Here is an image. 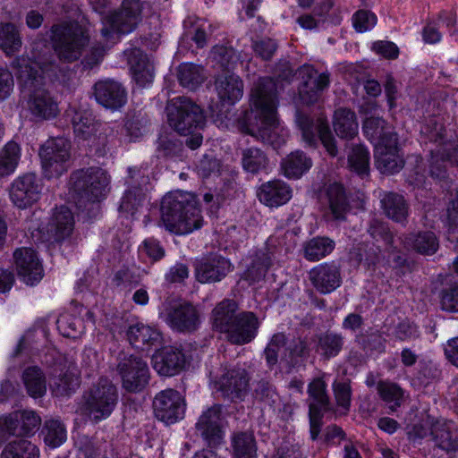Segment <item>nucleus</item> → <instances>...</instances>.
I'll list each match as a JSON object with an SVG mask.
<instances>
[{
    "label": "nucleus",
    "mask_w": 458,
    "mask_h": 458,
    "mask_svg": "<svg viewBox=\"0 0 458 458\" xmlns=\"http://www.w3.org/2000/svg\"><path fill=\"white\" fill-rule=\"evenodd\" d=\"M70 112L72 114V123L77 137L86 140L97 131L98 123L89 110L73 106L70 108Z\"/></svg>",
    "instance_id": "35"
},
{
    "label": "nucleus",
    "mask_w": 458,
    "mask_h": 458,
    "mask_svg": "<svg viewBox=\"0 0 458 458\" xmlns=\"http://www.w3.org/2000/svg\"><path fill=\"white\" fill-rule=\"evenodd\" d=\"M42 434L45 444L52 448L60 446L66 440L65 427L57 420H47L43 426Z\"/></svg>",
    "instance_id": "52"
},
{
    "label": "nucleus",
    "mask_w": 458,
    "mask_h": 458,
    "mask_svg": "<svg viewBox=\"0 0 458 458\" xmlns=\"http://www.w3.org/2000/svg\"><path fill=\"white\" fill-rule=\"evenodd\" d=\"M110 176L100 167H88L72 172L69 179V191L78 201L97 202L107 195Z\"/></svg>",
    "instance_id": "4"
},
{
    "label": "nucleus",
    "mask_w": 458,
    "mask_h": 458,
    "mask_svg": "<svg viewBox=\"0 0 458 458\" xmlns=\"http://www.w3.org/2000/svg\"><path fill=\"white\" fill-rule=\"evenodd\" d=\"M309 409L329 410V397L323 377L314 378L308 386Z\"/></svg>",
    "instance_id": "47"
},
{
    "label": "nucleus",
    "mask_w": 458,
    "mask_h": 458,
    "mask_svg": "<svg viewBox=\"0 0 458 458\" xmlns=\"http://www.w3.org/2000/svg\"><path fill=\"white\" fill-rule=\"evenodd\" d=\"M259 326V319L254 313L242 312L223 334L231 344L243 345L255 338Z\"/></svg>",
    "instance_id": "19"
},
{
    "label": "nucleus",
    "mask_w": 458,
    "mask_h": 458,
    "mask_svg": "<svg viewBox=\"0 0 458 458\" xmlns=\"http://www.w3.org/2000/svg\"><path fill=\"white\" fill-rule=\"evenodd\" d=\"M177 78L183 88L194 90L205 81L207 75L202 66L192 63H184L177 68Z\"/></svg>",
    "instance_id": "38"
},
{
    "label": "nucleus",
    "mask_w": 458,
    "mask_h": 458,
    "mask_svg": "<svg viewBox=\"0 0 458 458\" xmlns=\"http://www.w3.org/2000/svg\"><path fill=\"white\" fill-rule=\"evenodd\" d=\"M397 145V137H390L385 143H376L375 163L382 174L398 173L403 168L404 161L399 154Z\"/></svg>",
    "instance_id": "22"
},
{
    "label": "nucleus",
    "mask_w": 458,
    "mask_h": 458,
    "mask_svg": "<svg viewBox=\"0 0 458 458\" xmlns=\"http://www.w3.org/2000/svg\"><path fill=\"white\" fill-rule=\"evenodd\" d=\"M344 338L335 333H325L318 337L316 351L324 359L328 360L336 356L342 350Z\"/></svg>",
    "instance_id": "50"
},
{
    "label": "nucleus",
    "mask_w": 458,
    "mask_h": 458,
    "mask_svg": "<svg viewBox=\"0 0 458 458\" xmlns=\"http://www.w3.org/2000/svg\"><path fill=\"white\" fill-rule=\"evenodd\" d=\"M309 279L318 292L330 293L341 285V267L334 261L319 264L311 268Z\"/></svg>",
    "instance_id": "20"
},
{
    "label": "nucleus",
    "mask_w": 458,
    "mask_h": 458,
    "mask_svg": "<svg viewBox=\"0 0 458 458\" xmlns=\"http://www.w3.org/2000/svg\"><path fill=\"white\" fill-rule=\"evenodd\" d=\"M118 372L122 377L123 387L129 392H140L148 383V364L134 355L123 358L118 364Z\"/></svg>",
    "instance_id": "16"
},
{
    "label": "nucleus",
    "mask_w": 458,
    "mask_h": 458,
    "mask_svg": "<svg viewBox=\"0 0 458 458\" xmlns=\"http://www.w3.org/2000/svg\"><path fill=\"white\" fill-rule=\"evenodd\" d=\"M165 112L169 126L181 135L202 129L206 123L202 108L187 97L168 100Z\"/></svg>",
    "instance_id": "6"
},
{
    "label": "nucleus",
    "mask_w": 458,
    "mask_h": 458,
    "mask_svg": "<svg viewBox=\"0 0 458 458\" xmlns=\"http://www.w3.org/2000/svg\"><path fill=\"white\" fill-rule=\"evenodd\" d=\"M52 393L56 396H69L80 386V371L73 362H65L55 368L49 382Z\"/></svg>",
    "instance_id": "21"
},
{
    "label": "nucleus",
    "mask_w": 458,
    "mask_h": 458,
    "mask_svg": "<svg viewBox=\"0 0 458 458\" xmlns=\"http://www.w3.org/2000/svg\"><path fill=\"white\" fill-rule=\"evenodd\" d=\"M12 67L27 96V106L31 114L42 120L55 117L59 111L57 103L44 88V79L38 73V64L21 55L13 60Z\"/></svg>",
    "instance_id": "2"
},
{
    "label": "nucleus",
    "mask_w": 458,
    "mask_h": 458,
    "mask_svg": "<svg viewBox=\"0 0 458 458\" xmlns=\"http://www.w3.org/2000/svg\"><path fill=\"white\" fill-rule=\"evenodd\" d=\"M368 232L376 241H383L387 245H391L393 242V235L387 225L382 221L377 219L372 220Z\"/></svg>",
    "instance_id": "59"
},
{
    "label": "nucleus",
    "mask_w": 458,
    "mask_h": 458,
    "mask_svg": "<svg viewBox=\"0 0 458 458\" xmlns=\"http://www.w3.org/2000/svg\"><path fill=\"white\" fill-rule=\"evenodd\" d=\"M215 87L220 100L227 105H233L243 96V81L234 73L225 72L218 75Z\"/></svg>",
    "instance_id": "29"
},
{
    "label": "nucleus",
    "mask_w": 458,
    "mask_h": 458,
    "mask_svg": "<svg viewBox=\"0 0 458 458\" xmlns=\"http://www.w3.org/2000/svg\"><path fill=\"white\" fill-rule=\"evenodd\" d=\"M164 316L165 322L179 332L194 331L199 324L197 309L187 301L167 303Z\"/></svg>",
    "instance_id": "18"
},
{
    "label": "nucleus",
    "mask_w": 458,
    "mask_h": 458,
    "mask_svg": "<svg viewBox=\"0 0 458 458\" xmlns=\"http://www.w3.org/2000/svg\"><path fill=\"white\" fill-rule=\"evenodd\" d=\"M18 275L27 284L33 285L43 276V268L35 251L30 248L18 249L13 253Z\"/></svg>",
    "instance_id": "23"
},
{
    "label": "nucleus",
    "mask_w": 458,
    "mask_h": 458,
    "mask_svg": "<svg viewBox=\"0 0 458 458\" xmlns=\"http://www.w3.org/2000/svg\"><path fill=\"white\" fill-rule=\"evenodd\" d=\"M71 142L63 137L47 140L39 149L43 175L47 179L58 178L71 165Z\"/></svg>",
    "instance_id": "9"
},
{
    "label": "nucleus",
    "mask_w": 458,
    "mask_h": 458,
    "mask_svg": "<svg viewBox=\"0 0 458 458\" xmlns=\"http://www.w3.org/2000/svg\"><path fill=\"white\" fill-rule=\"evenodd\" d=\"M430 435L436 445L442 450L447 453L458 451V428L452 421L431 422Z\"/></svg>",
    "instance_id": "30"
},
{
    "label": "nucleus",
    "mask_w": 458,
    "mask_h": 458,
    "mask_svg": "<svg viewBox=\"0 0 458 458\" xmlns=\"http://www.w3.org/2000/svg\"><path fill=\"white\" fill-rule=\"evenodd\" d=\"M97 101L107 108L116 109L124 105L126 94L121 84L114 81H101L95 84Z\"/></svg>",
    "instance_id": "28"
},
{
    "label": "nucleus",
    "mask_w": 458,
    "mask_h": 458,
    "mask_svg": "<svg viewBox=\"0 0 458 458\" xmlns=\"http://www.w3.org/2000/svg\"><path fill=\"white\" fill-rule=\"evenodd\" d=\"M225 425L222 406L215 404L201 413L196 423V429L208 445L216 446L224 439Z\"/></svg>",
    "instance_id": "17"
},
{
    "label": "nucleus",
    "mask_w": 458,
    "mask_h": 458,
    "mask_svg": "<svg viewBox=\"0 0 458 458\" xmlns=\"http://www.w3.org/2000/svg\"><path fill=\"white\" fill-rule=\"evenodd\" d=\"M211 58L222 68L230 70L239 59L235 51L229 47L217 45L211 50Z\"/></svg>",
    "instance_id": "56"
},
{
    "label": "nucleus",
    "mask_w": 458,
    "mask_h": 458,
    "mask_svg": "<svg viewBox=\"0 0 458 458\" xmlns=\"http://www.w3.org/2000/svg\"><path fill=\"white\" fill-rule=\"evenodd\" d=\"M185 363L183 353L177 348L165 346L152 357L154 369L161 376L171 377L179 373Z\"/></svg>",
    "instance_id": "24"
},
{
    "label": "nucleus",
    "mask_w": 458,
    "mask_h": 458,
    "mask_svg": "<svg viewBox=\"0 0 458 458\" xmlns=\"http://www.w3.org/2000/svg\"><path fill=\"white\" fill-rule=\"evenodd\" d=\"M210 29L209 24L199 20L192 23V30L190 31L191 38L198 47L202 48L207 45L208 34L211 32Z\"/></svg>",
    "instance_id": "64"
},
{
    "label": "nucleus",
    "mask_w": 458,
    "mask_h": 458,
    "mask_svg": "<svg viewBox=\"0 0 458 458\" xmlns=\"http://www.w3.org/2000/svg\"><path fill=\"white\" fill-rule=\"evenodd\" d=\"M362 130L366 137L375 145L387 142L390 137H397L386 121L379 116L366 117L362 123Z\"/></svg>",
    "instance_id": "34"
},
{
    "label": "nucleus",
    "mask_w": 458,
    "mask_h": 458,
    "mask_svg": "<svg viewBox=\"0 0 458 458\" xmlns=\"http://www.w3.org/2000/svg\"><path fill=\"white\" fill-rule=\"evenodd\" d=\"M52 44L58 59L63 63H73L81 58L89 43V36L78 22L54 25Z\"/></svg>",
    "instance_id": "5"
},
{
    "label": "nucleus",
    "mask_w": 458,
    "mask_h": 458,
    "mask_svg": "<svg viewBox=\"0 0 458 458\" xmlns=\"http://www.w3.org/2000/svg\"><path fill=\"white\" fill-rule=\"evenodd\" d=\"M271 266L272 258L270 252L267 249L258 250L251 257L250 264L244 272L243 277L250 284L259 282L265 277Z\"/></svg>",
    "instance_id": "36"
},
{
    "label": "nucleus",
    "mask_w": 458,
    "mask_h": 458,
    "mask_svg": "<svg viewBox=\"0 0 458 458\" xmlns=\"http://www.w3.org/2000/svg\"><path fill=\"white\" fill-rule=\"evenodd\" d=\"M197 170L202 178L217 176L220 172V162L216 157L206 155L200 159Z\"/></svg>",
    "instance_id": "61"
},
{
    "label": "nucleus",
    "mask_w": 458,
    "mask_h": 458,
    "mask_svg": "<svg viewBox=\"0 0 458 458\" xmlns=\"http://www.w3.org/2000/svg\"><path fill=\"white\" fill-rule=\"evenodd\" d=\"M352 21L358 32H365L376 25L377 17L369 11L360 10L353 15Z\"/></svg>",
    "instance_id": "63"
},
{
    "label": "nucleus",
    "mask_w": 458,
    "mask_h": 458,
    "mask_svg": "<svg viewBox=\"0 0 458 458\" xmlns=\"http://www.w3.org/2000/svg\"><path fill=\"white\" fill-rule=\"evenodd\" d=\"M152 406L155 417L166 425L178 422L185 415L186 402L177 390L172 388L157 393Z\"/></svg>",
    "instance_id": "12"
},
{
    "label": "nucleus",
    "mask_w": 458,
    "mask_h": 458,
    "mask_svg": "<svg viewBox=\"0 0 458 458\" xmlns=\"http://www.w3.org/2000/svg\"><path fill=\"white\" fill-rule=\"evenodd\" d=\"M233 458H257V443L250 432H237L232 437Z\"/></svg>",
    "instance_id": "43"
},
{
    "label": "nucleus",
    "mask_w": 458,
    "mask_h": 458,
    "mask_svg": "<svg viewBox=\"0 0 458 458\" xmlns=\"http://www.w3.org/2000/svg\"><path fill=\"white\" fill-rule=\"evenodd\" d=\"M42 183L34 173H28L17 177L9 190L10 199L21 209L33 206L40 198Z\"/></svg>",
    "instance_id": "14"
},
{
    "label": "nucleus",
    "mask_w": 458,
    "mask_h": 458,
    "mask_svg": "<svg viewBox=\"0 0 458 458\" xmlns=\"http://www.w3.org/2000/svg\"><path fill=\"white\" fill-rule=\"evenodd\" d=\"M324 201L327 204L332 216L337 220L344 219L350 210L345 191L340 183L334 182L326 187Z\"/></svg>",
    "instance_id": "31"
},
{
    "label": "nucleus",
    "mask_w": 458,
    "mask_h": 458,
    "mask_svg": "<svg viewBox=\"0 0 458 458\" xmlns=\"http://www.w3.org/2000/svg\"><path fill=\"white\" fill-rule=\"evenodd\" d=\"M377 390L380 398L389 405L392 411L402 405L403 390L397 384L390 381H379Z\"/></svg>",
    "instance_id": "51"
},
{
    "label": "nucleus",
    "mask_w": 458,
    "mask_h": 458,
    "mask_svg": "<svg viewBox=\"0 0 458 458\" xmlns=\"http://www.w3.org/2000/svg\"><path fill=\"white\" fill-rule=\"evenodd\" d=\"M440 299L442 310L458 312V284L444 289L441 292Z\"/></svg>",
    "instance_id": "60"
},
{
    "label": "nucleus",
    "mask_w": 458,
    "mask_h": 458,
    "mask_svg": "<svg viewBox=\"0 0 458 458\" xmlns=\"http://www.w3.org/2000/svg\"><path fill=\"white\" fill-rule=\"evenodd\" d=\"M127 338L134 347L143 348L146 344H154L158 342L160 334L157 330L148 325L136 323L129 327Z\"/></svg>",
    "instance_id": "42"
},
{
    "label": "nucleus",
    "mask_w": 458,
    "mask_h": 458,
    "mask_svg": "<svg viewBox=\"0 0 458 458\" xmlns=\"http://www.w3.org/2000/svg\"><path fill=\"white\" fill-rule=\"evenodd\" d=\"M311 165V159L301 151L290 153L281 163L284 174L289 179L300 178Z\"/></svg>",
    "instance_id": "37"
},
{
    "label": "nucleus",
    "mask_w": 458,
    "mask_h": 458,
    "mask_svg": "<svg viewBox=\"0 0 458 458\" xmlns=\"http://www.w3.org/2000/svg\"><path fill=\"white\" fill-rule=\"evenodd\" d=\"M231 263L221 256H213L204 259L196 268V276L200 283L221 281L231 270Z\"/></svg>",
    "instance_id": "26"
},
{
    "label": "nucleus",
    "mask_w": 458,
    "mask_h": 458,
    "mask_svg": "<svg viewBox=\"0 0 458 458\" xmlns=\"http://www.w3.org/2000/svg\"><path fill=\"white\" fill-rule=\"evenodd\" d=\"M237 303L232 300H224L212 311L213 327L224 333L237 318Z\"/></svg>",
    "instance_id": "40"
},
{
    "label": "nucleus",
    "mask_w": 458,
    "mask_h": 458,
    "mask_svg": "<svg viewBox=\"0 0 458 458\" xmlns=\"http://www.w3.org/2000/svg\"><path fill=\"white\" fill-rule=\"evenodd\" d=\"M277 47V43L269 38H261L252 43V49L255 55L264 61L271 60Z\"/></svg>",
    "instance_id": "58"
},
{
    "label": "nucleus",
    "mask_w": 458,
    "mask_h": 458,
    "mask_svg": "<svg viewBox=\"0 0 458 458\" xmlns=\"http://www.w3.org/2000/svg\"><path fill=\"white\" fill-rule=\"evenodd\" d=\"M333 127L341 139H353L358 134L359 128L355 113L349 108H338L334 114Z\"/></svg>",
    "instance_id": "33"
},
{
    "label": "nucleus",
    "mask_w": 458,
    "mask_h": 458,
    "mask_svg": "<svg viewBox=\"0 0 458 458\" xmlns=\"http://www.w3.org/2000/svg\"><path fill=\"white\" fill-rule=\"evenodd\" d=\"M7 415L9 429L13 437H30L35 433L41 424V418L34 411L18 410Z\"/></svg>",
    "instance_id": "25"
},
{
    "label": "nucleus",
    "mask_w": 458,
    "mask_h": 458,
    "mask_svg": "<svg viewBox=\"0 0 458 458\" xmlns=\"http://www.w3.org/2000/svg\"><path fill=\"white\" fill-rule=\"evenodd\" d=\"M144 194L140 189L133 188L128 190L122 199L119 208L123 212L133 215L142 204Z\"/></svg>",
    "instance_id": "57"
},
{
    "label": "nucleus",
    "mask_w": 458,
    "mask_h": 458,
    "mask_svg": "<svg viewBox=\"0 0 458 458\" xmlns=\"http://www.w3.org/2000/svg\"><path fill=\"white\" fill-rule=\"evenodd\" d=\"M408 243L421 254H433L438 248V242L432 232H423L411 235Z\"/></svg>",
    "instance_id": "55"
},
{
    "label": "nucleus",
    "mask_w": 458,
    "mask_h": 458,
    "mask_svg": "<svg viewBox=\"0 0 458 458\" xmlns=\"http://www.w3.org/2000/svg\"><path fill=\"white\" fill-rule=\"evenodd\" d=\"M161 221L165 228L175 234H187L202 225V216L194 194L176 191L164 196Z\"/></svg>",
    "instance_id": "3"
},
{
    "label": "nucleus",
    "mask_w": 458,
    "mask_h": 458,
    "mask_svg": "<svg viewBox=\"0 0 458 458\" xmlns=\"http://www.w3.org/2000/svg\"><path fill=\"white\" fill-rule=\"evenodd\" d=\"M20 147L14 141L8 142L0 151V177L14 172L20 159Z\"/></svg>",
    "instance_id": "53"
},
{
    "label": "nucleus",
    "mask_w": 458,
    "mask_h": 458,
    "mask_svg": "<svg viewBox=\"0 0 458 458\" xmlns=\"http://www.w3.org/2000/svg\"><path fill=\"white\" fill-rule=\"evenodd\" d=\"M295 123L301 131L302 140L310 147L317 144V133L327 153L335 157L337 155V147L335 140L332 135L327 123L322 119H318L315 127L313 120L301 111H297L295 114Z\"/></svg>",
    "instance_id": "13"
},
{
    "label": "nucleus",
    "mask_w": 458,
    "mask_h": 458,
    "mask_svg": "<svg viewBox=\"0 0 458 458\" xmlns=\"http://www.w3.org/2000/svg\"><path fill=\"white\" fill-rule=\"evenodd\" d=\"M381 206L386 216L396 222H403L408 216V204L398 193H386L381 199Z\"/></svg>",
    "instance_id": "41"
},
{
    "label": "nucleus",
    "mask_w": 458,
    "mask_h": 458,
    "mask_svg": "<svg viewBox=\"0 0 458 458\" xmlns=\"http://www.w3.org/2000/svg\"><path fill=\"white\" fill-rule=\"evenodd\" d=\"M118 402L116 386L108 379L102 378L92 386L85 396L83 413L93 422L108 418Z\"/></svg>",
    "instance_id": "8"
},
{
    "label": "nucleus",
    "mask_w": 458,
    "mask_h": 458,
    "mask_svg": "<svg viewBox=\"0 0 458 458\" xmlns=\"http://www.w3.org/2000/svg\"><path fill=\"white\" fill-rule=\"evenodd\" d=\"M242 165L246 172L258 174L267 168L268 158L261 149L248 148L242 152Z\"/></svg>",
    "instance_id": "49"
},
{
    "label": "nucleus",
    "mask_w": 458,
    "mask_h": 458,
    "mask_svg": "<svg viewBox=\"0 0 458 458\" xmlns=\"http://www.w3.org/2000/svg\"><path fill=\"white\" fill-rule=\"evenodd\" d=\"M253 110L247 114L248 124L242 125V131L250 134L274 148L284 143L277 118L276 83L270 77L258 80L250 94Z\"/></svg>",
    "instance_id": "1"
},
{
    "label": "nucleus",
    "mask_w": 458,
    "mask_h": 458,
    "mask_svg": "<svg viewBox=\"0 0 458 458\" xmlns=\"http://www.w3.org/2000/svg\"><path fill=\"white\" fill-rule=\"evenodd\" d=\"M128 63L136 83L141 87L150 83L154 78V66L140 49L128 54Z\"/></svg>",
    "instance_id": "32"
},
{
    "label": "nucleus",
    "mask_w": 458,
    "mask_h": 458,
    "mask_svg": "<svg viewBox=\"0 0 458 458\" xmlns=\"http://www.w3.org/2000/svg\"><path fill=\"white\" fill-rule=\"evenodd\" d=\"M281 348H284L281 361L289 369L301 365L310 353V348L306 340L301 337L289 339L284 333H276L265 349L266 360L269 366L277 363L278 352Z\"/></svg>",
    "instance_id": "7"
},
{
    "label": "nucleus",
    "mask_w": 458,
    "mask_h": 458,
    "mask_svg": "<svg viewBox=\"0 0 458 458\" xmlns=\"http://www.w3.org/2000/svg\"><path fill=\"white\" fill-rule=\"evenodd\" d=\"M335 248V242L328 237H314L303 245V256L311 262L318 261L329 255Z\"/></svg>",
    "instance_id": "44"
},
{
    "label": "nucleus",
    "mask_w": 458,
    "mask_h": 458,
    "mask_svg": "<svg viewBox=\"0 0 458 458\" xmlns=\"http://www.w3.org/2000/svg\"><path fill=\"white\" fill-rule=\"evenodd\" d=\"M49 227V231L56 240H63L70 236L74 227V218L71 210L66 207L57 208L53 215Z\"/></svg>",
    "instance_id": "39"
},
{
    "label": "nucleus",
    "mask_w": 458,
    "mask_h": 458,
    "mask_svg": "<svg viewBox=\"0 0 458 458\" xmlns=\"http://www.w3.org/2000/svg\"><path fill=\"white\" fill-rule=\"evenodd\" d=\"M22 381L29 395L38 398L47 391L46 377L42 370L38 367H29L22 374Z\"/></svg>",
    "instance_id": "45"
},
{
    "label": "nucleus",
    "mask_w": 458,
    "mask_h": 458,
    "mask_svg": "<svg viewBox=\"0 0 458 458\" xmlns=\"http://www.w3.org/2000/svg\"><path fill=\"white\" fill-rule=\"evenodd\" d=\"M257 194L261 203L276 208L290 200L292 190L284 182L273 180L261 184Z\"/></svg>",
    "instance_id": "27"
},
{
    "label": "nucleus",
    "mask_w": 458,
    "mask_h": 458,
    "mask_svg": "<svg viewBox=\"0 0 458 458\" xmlns=\"http://www.w3.org/2000/svg\"><path fill=\"white\" fill-rule=\"evenodd\" d=\"M250 377L245 369L223 367L214 380L215 387L232 402L242 401L249 393Z\"/></svg>",
    "instance_id": "10"
},
{
    "label": "nucleus",
    "mask_w": 458,
    "mask_h": 458,
    "mask_svg": "<svg viewBox=\"0 0 458 458\" xmlns=\"http://www.w3.org/2000/svg\"><path fill=\"white\" fill-rule=\"evenodd\" d=\"M333 389L337 405L348 411L352 397L350 384L348 382H337L334 384Z\"/></svg>",
    "instance_id": "62"
},
{
    "label": "nucleus",
    "mask_w": 458,
    "mask_h": 458,
    "mask_svg": "<svg viewBox=\"0 0 458 458\" xmlns=\"http://www.w3.org/2000/svg\"><path fill=\"white\" fill-rule=\"evenodd\" d=\"M348 164L352 170L363 176L368 175L369 170V152L362 145L352 148L348 156Z\"/></svg>",
    "instance_id": "54"
},
{
    "label": "nucleus",
    "mask_w": 458,
    "mask_h": 458,
    "mask_svg": "<svg viewBox=\"0 0 458 458\" xmlns=\"http://www.w3.org/2000/svg\"><path fill=\"white\" fill-rule=\"evenodd\" d=\"M1 458H39V450L27 439L13 440L4 446Z\"/></svg>",
    "instance_id": "46"
},
{
    "label": "nucleus",
    "mask_w": 458,
    "mask_h": 458,
    "mask_svg": "<svg viewBox=\"0 0 458 458\" xmlns=\"http://www.w3.org/2000/svg\"><path fill=\"white\" fill-rule=\"evenodd\" d=\"M298 74L302 81L299 89L301 101L306 105L317 103L321 93L330 84V73L328 72L318 73L312 65L304 64L299 68Z\"/></svg>",
    "instance_id": "15"
},
{
    "label": "nucleus",
    "mask_w": 458,
    "mask_h": 458,
    "mask_svg": "<svg viewBox=\"0 0 458 458\" xmlns=\"http://www.w3.org/2000/svg\"><path fill=\"white\" fill-rule=\"evenodd\" d=\"M141 9L140 0H124L119 12L106 16L102 36L108 39L114 32L126 34L132 31L140 20Z\"/></svg>",
    "instance_id": "11"
},
{
    "label": "nucleus",
    "mask_w": 458,
    "mask_h": 458,
    "mask_svg": "<svg viewBox=\"0 0 458 458\" xmlns=\"http://www.w3.org/2000/svg\"><path fill=\"white\" fill-rule=\"evenodd\" d=\"M22 45L20 32L13 23L0 24V48L8 55L20 51Z\"/></svg>",
    "instance_id": "48"
}]
</instances>
